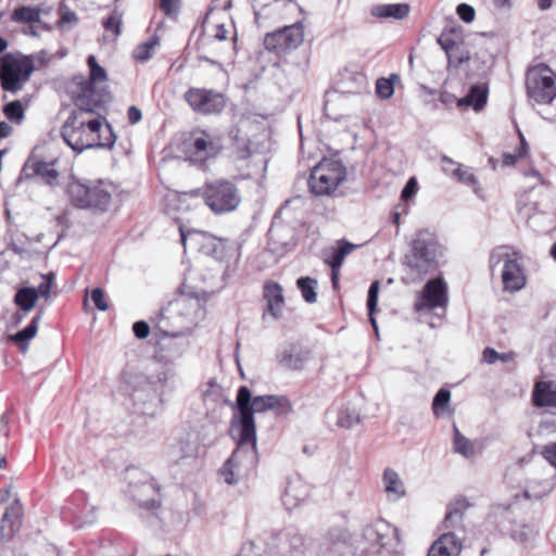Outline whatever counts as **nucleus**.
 <instances>
[{"label":"nucleus","instance_id":"1","mask_svg":"<svg viewBox=\"0 0 556 556\" xmlns=\"http://www.w3.org/2000/svg\"><path fill=\"white\" fill-rule=\"evenodd\" d=\"M236 406L239 412V444H251L256 446L255 413L277 410L279 414L292 412V404L288 397L282 395H258L252 396L247 386H241L237 392Z\"/></svg>","mask_w":556,"mask_h":556},{"label":"nucleus","instance_id":"2","mask_svg":"<svg viewBox=\"0 0 556 556\" xmlns=\"http://www.w3.org/2000/svg\"><path fill=\"white\" fill-rule=\"evenodd\" d=\"M197 193L215 215L232 213L241 204V193L238 186L227 178L207 180Z\"/></svg>","mask_w":556,"mask_h":556},{"label":"nucleus","instance_id":"3","mask_svg":"<svg viewBox=\"0 0 556 556\" xmlns=\"http://www.w3.org/2000/svg\"><path fill=\"white\" fill-rule=\"evenodd\" d=\"M35 71L30 56L7 53L0 58V86L3 91L17 93Z\"/></svg>","mask_w":556,"mask_h":556},{"label":"nucleus","instance_id":"4","mask_svg":"<svg viewBox=\"0 0 556 556\" xmlns=\"http://www.w3.org/2000/svg\"><path fill=\"white\" fill-rule=\"evenodd\" d=\"M184 147L187 160L194 165L203 166L222 152V136L198 127L189 132L188 138L184 140Z\"/></svg>","mask_w":556,"mask_h":556},{"label":"nucleus","instance_id":"5","mask_svg":"<svg viewBox=\"0 0 556 556\" xmlns=\"http://www.w3.org/2000/svg\"><path fill=\"white\" fill-rule=\"evenodd\" d=\"M345 176L346 169L339 160L324 157L312 169L307 186L315 195H329L337 190Z\"/></svg>","mask_w":556,"mask_h":556},{"label":"nucleus","instance_id":"6","mask_svg":"<svg viewBox=\"0 0 556 556\" xmlns=\"http://www.w3.org/2000/svg\"><path fill=\"white\" fill-rule=\"evenodd\" d=\"M526 90L538 104H552L556 99V74L544 63L530 66L526 73Z\"/></svg>","mask_w":556,"mask_h":556},{"label":"nucleus","instance_id":"7","mask_svg":"<svg viewBox=\"0 0 556 556\" xmlns=\"http://www.w3.org/2000/svg\"><path fill=\"white\" fill-rule=\"evenodd\" d=\"M520 258V253L508 245L497 247L490 254L491 269L504 262L502 280L505 290L519 291L526 286L527 278L519 263Z\"/></svg>","mask_w":556,"mask_h":556},{"label":"nucleus","instance_id":"8","mask_svg":"<svg viewBox=\"0 0 556 556\" xmlns=\"http://www.w3.org/2000/svg\"><path fill=\"white\" fill-rule=\"evenodd\" d=\"M182 98L191 111L201 116L220 115L228 104L227 96L214 88L190 87Z\"/></svg>","mask_w":556,"mask_h":556},{"label":"nucleus","instance_id":"9","mask_svg":"<svg viewBox=\"0 0 556 556\" xmlns=\"http://www.w3.org/2000/svg\"><path fill=\"white\" fill-rule=\"evenodd\" d=\"M304 25L296 22L265 34L264 49L277 58H286L304 42Z\"/></svg>","mask_w":556,"mask_h":556},{"label":"nucleus","instance_id":"10","mask_svg":"<svg viewBox=\"0 0 556 556\" xmlns=\"http://www.w3.org/2000/svg\"><path fill=\"white\" fill-rule=\"evenodd\" d=\"M72 135L76 136L72 142V150L83 151L89 148H112L116 141L111 125L106 119L89 121L81 128H72Z\"/></svg>","mask_w":556,"mask_h":556},{"label":"nucleus","instance_id":"11","mask_svg":"<svg viewBox=\"0 0 556 556\" xmlns=\"http://www.w3.org/2000/svg\"><path fill=\"white\" fill-rule=\"evenodd\" d=\"M439 250L440 244L432 235L419 232L412 243L408 267L418 275L428 274L435 268Z\"/></svg>","mask_w":556,"mask_h":556},{"label":"nucleus","instance_id":"12","mask_svg":"<svg viewBox=\"0 0 556 556\" xmlns=\"http://www.w3.org/2000/svg\"><path fill=\"white\" fill-rule=\"evenodd\" d=\"M111 199V193L101 181L85 184L72 177V205L104 212L108 210Z\"/></svg>","mask_w":556,"mask_h":556},{"label":"nucleus","instance_id":"13","mask_svg":"<svg viewBox=\"0 0 556 556\" xmlns=\"http://www.w3.org/2000/svg\"><path fill=\"white\" fill-rule=\"evenodd\" d=\"M200 309L201 304L198 300L180 299L170 302L168 307L161 311V318H169L172 315H179L182 318V321L178 327L165 329V334L169 337H178L190 331L195 325Z\"/></svg>","mask_w":556,"mask_h":556},{"label":"nucleus","instance_id":"14","mask_svg":"<svg viewBox=\"0 0 556 556\" xmlns=\"http://www.w3.org/2000/svg\"><path fill=\"white\" fill-rule=\"evenodd\" d=\"M105 103L103 94H94L89 89L87 93H77L74 98L75 110L72 112V128H81L89 121H100L105 117L100 111Z\"/></svg>","mask_w":556,"mask_h":556},{"label":"nucleus","instance_id":"15","mask_svg":"<svg viewBox=\"0 0 556 556\" xmlns=\"http://www.w3.org/2000/svg\"><path fill=\"white\" fill-rule=\"evenodd\" d=\"M448 303L447 286L442 278H434L427 281L422 291L417 294L414 302V311L430 312L435 308H445Z\"/></svg>","mask_w":556,"mask_h":556},{"label":"nucleus","instance_id":"16","mask_svg":"<svg viewBox=\"0 0 556 556\" xmlns=\"http://www.w3.org/2000/svg\"><path fill=\"white\" fill-rule=\"evenodd\" d=\"M263 299L266 302L264 314L268 313L275 319L281 317L286 305L281 285L273 280H266L263 285Z\"/></svg>","mask_w":556,"mask_h":556},{"label":"nucleus","instance_id":"17","mask_svg":"<svg viewBox=\"0 0 556 556\" xmlns=\"http://www.w3.org/2000/svg\"><path fill=\"white\" fill-rule=\"evenodd\" d=\"M87 64L89 66V79L85 80L83 77L75 76L72 78V81L79 86L78 93H87V90L90 89L94 94H102L96 89L94 85L108 79L106 71L98 64L94 55L88 56Z\"/></svg>","mask_w":556,"mask_h":556},{"label":"nucleus","instance_id":"18","mask_svg":"<svg viewBox=\"0 0 556 556\" xmlns=\"http://www.w3.org/2000/svg\"><path fill=\"white\" fill-rule=\"evenodd\" d=\"M22 518L23 507L16 501L7 508L1 519L0 535L3 540L9 541L18 532L22 526Z\"/></svg>","mask_w":556,"mask_h":556},{"label":"nucleus","instance_id":"19","mask_svg":"<svg viewBox=\"0 0 556 556\" xmlns=\"http://www.w3.org/2000/svg\"><path fill=\"white\" fill-rule=\"evenodd\" d=\"M463 544L453 533H443L429 548L427 556H458Z\"/></svg>","mask_w":556,"mask_h":556},{"label":"nucleus","instance_id":"20","mask_svg":"<svg viewBox=\"0 0 556 556\" xmlns=\"http://www.w3.org/2000/svg\"><path fill=\"white\" fill-rule=\"evenodd\" d=\"M532 403L536 407H556V383L554 381L535 382Z\"/></svg>","mask_w":556,"mask_h":556},{"label":"nucleus","instance_id":"21","mask_svg":"<svg viewBox=\"0 0 556 556\" xmlns=\"http://www.w3.org/2000/svg\"><path fill=\"white\" fill-rule=\"evenodd\" d=\"M489 88L486 84H477L471 86L468 94L457 99L458 108H472L475 111H481L486 102Z\"/></svg>","mask_w":556,"mask_h":556},{"label":"nucleus","instance_id":"22","mask_svg":"<svg viewBox=\"0 0 556 556\" xmlns=\"http://www.w3.org/2000/svg\"><path fill=\"white\" fill-rule=\"evenodd\" d=\"M41 9L39 7L21 5L13 10L11 21L28 26V34L36 35L34 26L41 23Z\"/></svg>","mask_w":556,"mask_h":556},{"label":"nucleus","instance_id":"23","mask_svg":"<svg viewBox=\"0 0 556 556\" xmlns=\"http://www.w3.org/2000/svg\"><path fill=\"white\" fill-rule=\"evenodd\" d=\"M410 7L407 3L377 4L371 9V15L377 18L403 20L408 16Z\"/></svg>","mask_w":556,"mask_h":556},{"label":"nucleus","instance_id":"24","mask_svg":"<svg viewBox=\"0 0 556 556\" xmlns=\"http://www.w3.org/2000/svg\"><path fill=\"white\" fill-rule=\"evenodd\" d=\"M55 163V159L51 162H45L33 157L27 163V168L31 169L34 175L40 176L48 184H53L59 177V172L54 167Z\"/></svg>","mask_w":556,"mask_h":556},{"label":"nucleus","instance_id":"25","mask_svg":"<svg viewBox=\"0 0 556 556\" xmlns=\"http://www.w3.org/2000/svg\"><path fill=\"white\" fill-rule=\"evenodd\" d=\"M160 37L152 35L146 41L137 45L131 52V58L138 63H146L154 55L156 48L160 47Z\"/></svg>","mask_w":556,"mask_h":556},{"label":"nucleus","instance_id":"26","mask_svg":"<svg viewBox=\"0 0 556 556\" xmlns=\"http://www.w3.org/2000/svg\"><path fill=\"white\" fill-rule=\"evenodd\" d=\"M356 249V245L346 241H337V247L332 250L329 257L325 258V263L328 264L331 269L341 268L344 258Z\"/></svg>","mask_w":556,"mask_h":556},{"label":"nucleus","instance_id":"27","mask_svg":"<svg viewBox=\"0 0 556 556\" xmlns=\"http://www.w3.org/2000/svg\"><path fill=\"white\" fill-rule=\"evenodd\" d=\"M384 489L389 497L397 500L405 494V489L399 473L387 468L383 472Z\"/></svg>","mask_w":556,"mask_h":556},{"label":"nucleus","instance_id":"28","mask_svg":"<svg viewBox=\"0 0 556 556\" xmlns=\"http://www.w3.org/2000/svg\"><path fill=\"white\" fill-rule=\"evenodd\" d=\"M28 105V102L23 104L21 100H13L3 105L2 112L7 119V122L11 127L12 125H21L25 119V110Z\"/></svg>","mask_w":556,"mask_h":556},{"label":"nucleus","instance_id":"29","mask_svg":"<svg viewBox=\"0 0 556 556\" xmlns=\"http://www.w3.org/2000/svg\"><path fill=\"white\" fill-rule=\"evenodd\" d=\"M39 319V315L35 316L28 326H26L23 330L16 332L15 334L11 336L10 340L14 342L22 352L27 351L29 340H31L36 336Z\"/></svg>","mask_w":556,"mask_h":556},{"label":"nucleus","instance_id":"30","mask_svg":"<svg viewBox=\"0 0 556 556\" xmlns=\"http://www.w3.org/2000/svg\"><path fill=\"white\" fill-rule=\"evenodd\" d=\"M307 359V352L292 353L289 351H283L278 356L279 365L288 370H302Z\"/></svg>","mask_w":556,"mask_h":556},{"label":"nucleus","instance_id":"31","mask_svg":"<svg viewBox=\"0 0 556 556\" xmlns=\"http://www.w3.org/2000/svg\"><path fill=\"white\" fill-rule=\"evenodd\" d=\"M470 504L467 498L458 497L454 500L447 507V511L443 521L444 528L453 527L455 519H462L464 513L469 508Z\"/></svg>","mask_w":556,"mask_h":556},{"label":"nucleus","instance_id":"32","mask_svg":"<svg viewBox=\"0 0 556 556\" xmlns=\"http://www.w3.org/2000/svg\"><path fill=\"white\" fill-rule=\"evenodd\" d=\"M453 450L466 458H471L476 454L475 442L466 438L457 427H454Z\"/></svg>","mask_w":556,"mask_h":556},{"label":"nucleus","instance_id":"33","mask_svg":"<svg viewBox=\"0 0 556 556\" xmlns=\"http://www.w3.org/2000/svg\"><path fill=\"white\" fill-rule=\"evenodd\" d=\"M463 41V31L460 28L456 27L444 28V30L438 38V43L444 50L445 53L455 48L456 46L460 45Z\"/></svg>","mask_w":556,"mask_h":556},{"label":"nucleus","instance_id":"34","mask_svg":"<svg viewBox=\"0 0 556 556\" xmlns=\"http://www.w3.org/2000/svg\"><path fill=\"white\" fill-rule=\"evenodd\" d=\"M38 300V292L35 288H22L14 296V303L24 312L31 311Z\"/></svg>","mask_w":556,"mask_h":556},{"label":"nucleus","instance_id":"35","mask_svg":"<svg viewBox=\"0 0 556 556\" xmlns=\"http://www.w3.org/2000/svg\"><path fill=\"white\" fill-rule=\"evenodd\" d=\"M220 473L224 477L225 482L228 484H235L239 480V454L233 452L231 457L223 465Z\"/></svg>","mask_w":556,"mask_h":556},{"label":"nucleus","instance_id":"36","mask_svg":"<svg viewBox=\"0 0 556 556\" xmlns=\"http://www.w3.org/2000/svg\"><path fill=\"white\" fill-rule=\"evenodd\" d=\"M454 178L458 182L470 187L477 194L480 193L481 187L479 180L471 168L465 167L464 165H460V167H455Z\"/></svg>","mask_w":556,"mask_h":556},{"label":"nucleus","instance_id":"37","mask_svg":"<svg viewBox=\"0 0 556 556\" xmlns=\"http://www.w3.org/2000/svg\"><path fill=\"white\" fill-rule=\"evenodd\" d=\"M446 56L448 65L455 68H458L463 64L468 63L471 59L470 52L464 41L452 50L447 51Z\"/></svg>","mask_w":556,"mask_h":556},{"label":"nucleus","instance_id":"38","mask_svg":"<svg viewBox=\"0 0 556 556\" xmlns=\"http://www.w3.org/2000/svg\"><path fill=\"white\" fill-rule=\"evenodd\" d=\"M520 143L515 149L514 153L504 152L502 154V163L504 166H513L517 163L518 160L525 159L529 152V146L525 138V136L519 132Z\"/></svg>","mask_w":556,"mask_h":556},{"label":"nucleus","instance_id":"39","mask_svg":"<svg viewBox=\"0 0 556 556\" xmlns=\"http://www.w3.org/2000/svg\"><path fill=\"white\" fill-rule=\"evenodd\" d=\"M400 80V76L395 73L390 77H380L376 81V93L381 99H390L394 93V84Z\"/></svg>","mask_w":556,"mask_h":556},{"label":"nucleus","instance_id":"40","mask_svg":"<svg viewBox=\"0 0 556 556\" xmlns=\"http://www.w3.org/2000/svg\"><path fill=\"white\" fill-rule=\"evenodd\" d=\"M296 286L305 302L315 303L317 301V280L311 277H301L296 280Z\"/></svg>","mask_w":556,"mask_h":556},{"label":"nucleus","instance_id":"41","mask_svg":"<svg viewBox=\"0 0 556 556\" xmlns=\"http://www.w3.org/2000/svg\"><path fill=\"white\" fill-rule=\"evenodd\" d=\"M451 392L447 389H440L432 402V412L435 417L450 413Z\"/></svg>","mask_w":556,"mask_h":556},{"label":"nucleus","instance_id":"42","mask_svg":"<svg viewBox=\"0 0 556 556\" xmlns=\"http://www.w3.org/2000/svg\"><path fill=\"white\" fill-rule=\"evenodd\" d=\"M379 289H380V282L378 280H375L374 282H371L369 290H368V298H367V308H368L369 320L375 329H377V321H376V318L374 315L377 311Z\"/></svg>","mask_w":556,"mask_h":556},{"label":"nucleus","instance_id":"43","mask_svg":"<svg viewBox=\"0 0 556 556\" xmlns=\"http://www.w3.org/2000/svg\"><path fill=\"white\" fill-rule=\"evenodd\" d=\"M352 534L346 526L331 527L326 533V540L330 544H346L350 542Z\"/></svg>","mask_w":556,"mask_h":556},{"label":"nucleus","instance_id":"44","mask_svg":"<svg viewBox=\"0 0 556 556\" xmlns=\"http://www.w3.org/2000/svg\"><path fill=\"white\" fill-rule=\"evenodd\" d=\"M103 27L106 33H110L113 38H117L121 35L122 28V13L114 10L104 21Z\"/></svg>","mask_w":556,"mask_h":556},{"label":"nucleus","instance_id":"45","mask_svg":"<svg viewBox=\"0 0 556 556\" xmlns=\"http://www.w3.org/2000/svg\"><path fill=\"white\" fill-rule=\"evenodd\" d=\"M233 154L237 160H247L252 156L253 150L251 141L245 138L235 137L233 141Z\"/></svg>","mask_w":556,"mask_h":556},{"label":"nucleus","instance_id":"46","mask_svg":"<svg viewBox=\"0 0 556 556\" xmlns=\"http://www.w3.org/2000/svg\"><path fill=\"white\" fill-rule=\"evenodd\" d=\"M181 0H160V10L169 18H176L180 10Z\"/></svg>","mask_w":556,"mask_h":556},{"label":"nucleus","instance_id":"47","mask_svg":"<svg viewBox=\"0 0 556 556\" xmlns=\"http://www.w3.org/2000/svg\"><path fill=\"white\" fill-rule=\"evenodd\" d=\"M358 422V417L348 409H341L338 414L337 426L340 428H352Z\"/></svg>","mask_w":556,"mask_h":556},{"label":"nucleus","instance_id":"48","mask_svg":"<svg viewBox=\"0 0 556 556\" xmlns=\"http://www.w3.org/2000/svg\"><path fill=\"white\" fill-rule=\"evenodd\" d=\"M53 283H54V276L52 274L43 275L42 281L39 283L38 289H36L38 292V298L39 296H42L46 299L50 298Z\"/></svg>","mask_w":556,"mask_h":556},{"label":"nucleus","instance_id":"49","mask_svg":"<svg viewBox=\"0 0 556 556\" xmlns=\"http://www.w3.org/2000/svg\"><path fill=\"white\" fill-rule=\"evenodd\" d=\"M91 300L99 311L105 312L109 309V303L106 301L104 291L101 288H96L92 290Z\"/></svg>","mask_w":556,"mask_h":556},{"label":"nucleus","instance_id":"50","mask_svg":"<svg viewBox=\"0 0 556 556\" xmlns=\"http://www.w3.org/2000/svg\"><path fill=\"white\" fill-rule=\"evenodd\" d=\"M456 12L458 16L466 23H471L476 16L475 9L467 3H460L457 5Z\"/></svg>","mask_w":556,"mask_h":556},{"label":"nucleus","instance_id":"51","mask_svg":"<svg viewBox=\"0 0 556 556\" xmlns=\"http://www.w3.org/2000/svg\"><path fill=\"white\" fill-rule=\"evenodd\" d=\"M543 458L556 469V442H551L543 446L541 451Z\"/></svg>","mask_w":556,"mask_h":556},{"label":"nucleus","instance_id":"52","mask_svg":"<svg viewBox=\"0 0 556 556\" xmlns=\"http://www.w3.org/2000/svg\"><path fill=\"white\" fill-rule=\"evenodd\" d=\"M416 192H417V181L413 177L406 182L405 187L403 188L402 193H401V199L403 201H408L416 194Z\"/></svg>","mask_w":556,"mask_h":556},{"label":"nucleus","instance_id":"53","mask_svg":"<svg viewBox=\"0 0 556 556\" xmlns=\"http://www.w3.org/2000/svg\"><path fill=\"white\" fill-rule=\"evenodd\" d=\"M132 331L136 338L146 339L150 334V326L148 323L139 320L132 325Z\"/></svg>","mask_w":556,"mask_h":556},{"label":"nucleus","instance_id":"54","mask_svg":"<svg viewBox=\"0 0 556 556\" xmlns=\"http://www.w3.org/2000/svg\"><path fill=\"white\" fill-rule=\"evenodd\" d=\"M442 169L446 175H450L454 178V169L455 167H460L462 164L454 162L452 159L447 156L442 157Z\"/></svg>","mask_w":556,"mask_h":556},{"label":"nucleus","instance_id":"55","mask_svg":"<svg viewBox=\"0 0 556 556\" xmlns=\"http://www.w3.org/2000/svg\"><path fill=\"white\" fill-rule=\"evenodd\" d=\"M127 118L130 125H135L141 121L142 113L137 106L131 105L128 108Z\"/></svg>","mask_w":556,"mask_h":556},{"label":"nucleus","instance_id":"56","mask_svg":"<svg viewBox=\"0 0 556 556\" xmlns=\"http://www.w3.org/2000/svg\"><path fill=\"white\" fill-rule=\"evenodd\" d=\"M482 361L486 364H494L498 361V352L492 348H485L482 352Z\"/></svg>","mask_w":556,"mask_h":556},{"label":"nucleus","instance_id":"57","mask_svg":"<svg viewBox=\"0 0 556 556\" xmlns=\"http://www.w3.org/2000/svg\"><path fill=\"white\" fill-rule=\"evenodd\" d=\"M227 33L228 31H227L225 25H223V24H217L213 28V37L219 41L227 39Z\"/></svg>","mask_w":556,"mask_h":556},{"label":"nucleus","instance_id":"58","mask_svg":"<svg viewBox=\"0 0 556 556\" xmlns=\"http://www.w3.org/2000/svg\"><path fill=\"white\" fill-rule=\"evenodd\" d=\"M516 358V353L514 351H509L507 353H498V361L504 363L514 362Z\"/></svg>","mask_w":556,"mask_h":556},{"label":"nucleus","instance_id":"59","mask_svg":"<svg viewBox=\"0 0 556 556\" xmlns=\"http://www.w3.org/2000/svg\"><path fill=\"white\" fill-rule=\"evenodd\" d=\"M538 8L542 11H546L553 7L554 0H535Z\"/></svg>","mask_w":556,"mask_h":556},{"label":"nucleus","instance_id":"60","mask_svg":"<svg viewBox=\"0 0 556 556\" xmlns=\"http://www.w3.org/2000/svg\"><path fill=\"white\" fill-rule=\"evenodd\" d=\"M67 125H68V122L66 121L62 127L61 136H62L63 140L65 141V143L67 146H70V134L67 132Z\"/></svg>","mask_w":556,"mask_h":556},{"label":"nucleus","instance_id":"61","mask_svg":"<svg viewBox=\"0 0 556 556\" xmlns=\"http://www.w3.org/2000/svg\"><path fill=\"white\" fill-rule=\"evenodd\" d=\"M179 232H180V241H181V244H182V245H184V248L186 249V241H187V237H188V236H190V235H192V233H193V231H188V232H186V231H185V229H184V227H182V226H180V227H179Z\"/></svg>","mask_w":556,"mask_h":556},{"label":"nucleus","instance_id":"62","mask_svg":"<svg viewBox=\"0 0 556 556\" xmlns=\"http://www.w3.org/2000/svg\"><path fill=\"white\" fill-rule=\"evenodd\" d=\"M339 270L340 268H336V269H331V280H332V283H333V287L337 286L338 283V280H339Z\"/></svg>","mask_w":556,"mask_h":556},{"label":"nucleus","instance_id":"63","mask_svg":"<svg viewBox=\"0 0 556 556\" xmlns=\"http://www.w3.org/2000/svg\"><path fill=\"white\" fill-rule=\"evenodd\" d=\"M400 220H401V215H400V213L394 212V213L392 214V223H393L394 225L399 226V225H400Z\"/></svg>","mask_w":556,"mask_h":556},{"label":"nucleus","instance_id":"64","mask_svg":"<svg viewBox=\"0 0 556 556\" xmlns=\"http://www.w3.org/2000/svg\"><path fill=\"white\" fill-rule=\"evenodd\" d=\"M8 47V41L0 37V54L7 49Z\"/></svg>","mask_w":556,"mask_h":556}]
</instances>
